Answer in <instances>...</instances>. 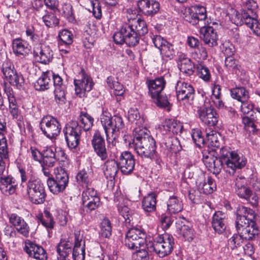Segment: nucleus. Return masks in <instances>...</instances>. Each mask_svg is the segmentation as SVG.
<instances>
[{"instance_id": "nucleus-63", "label": "nucleus", "mask_w": 260, "mask_h": 260, "mask_svg": "<svg viewBox=\"0 0 260 260\" xmlns=\"http://www.w3.org/2000/svg\"><path fill=\"white\" fill-rule=\"evenodd\" d=\"M253 105L248 100L240 103V111L244 115L252 116Z\"/></svg>"}, {"instance_id": "nucleus-38", "label": "nucleus", "mask_w": 260, "mask_h": 260, "mask_svg": "<svg viewBox=\"0 0 260 260\" xmlns=\"http://www.w3.org/2000/svg\"><path fill=\"white\" fill-rule=\"evenodd\" d=\"M128 119L129 122L134 125V128L137 127H145L143 126L145 119L141 116L137 109L131 108L128 112Z\"/></svg>"}, {"instance_id": "nucleus-53", "label": "nucleus", "mask_w": 260, "mask_h": 260, "mask_svg": "<svg viewBox=\"0 0 260 260\" xmlns=\"http://www.w3.org/2000/svg\"><path fill=\"white\" fill-rule=\"evenodd\" d=\"M246 25L249 27L256 36H260V23L256 17H251L246 20Z\"/></svg>"}, {"instance_id": "nucleus-9", "label": "nucleus", "mask_w": 260, "mask_h": 260, "mask_svg": "<svg viewBox=\"0 0 260 260\" xmlns=\"http://www.w3.org/2000/svg\"><path fill=\"white\" fill-rule=\"evenodd\" d=\"M1 71L3 77L12 86L21 88L24 85L25 80L22 75L15 69L12 62L9 60L4 61Z\"/></svg>"}, {"instance_id": "nucleus-51", "label": "nucleus", "mask_w": 260, "mask_h": 260, "mask_svg": "<svg viewBox=\"0 0 260 260\" xmlns=\"http://www.w3.org/2000/svg\"><path fill=\"white\" fill-rule=\"evenodd\" d=\"M58 37L61 43L67 45H70L73 42V35L68 29H63L60 30L58 33Z\"/></svg>"}, {"instance_id": "nucleus-58", "label": "nucleus", "mask_w": 260, "mask_h": 260, "mask_svg": "<svg viewBox=\"0 0 260 260\" xmlns=\"http://www.w3.org/2000/svg\"><path fill=\"white\" fill-rule=\"evenodd\" d=\"M234 234L228 241V245L232 249L239 246L245 240L242 234Z\"/></svg>"}, {"instance_id": "nucleus-27", "label": "nucleus", "mask_w": 260, "mask_h": 260, "mask_svg": "<svg viewBox=\"0 0 260 260\" xmlns=\"http://www.w3.org/2000/svg\"><path fill=\"white\" fill-rule=\"evenodd\" d=\"M236 226L238 233L242 234L245 240H251L258 234V230L254 221L249 222L245 225Z\"/></svg>"}, {"instance_id": "nucleus-52", "label": "nucleus", "mask_w": 260, "mask_h": 260, "mask_svg": "<svg viewBox=\"0 0 260 260\" xmlns=\"http://www.w3.org/2000/svg\"><path fill=\"white\" fill-rule=\"evenodd\" d=\"M66 89V87L61 88L58 86L56 88H54V100L58 105H63L66 103L67 101Z\"/></svg>"}, {"instance_id": "nucleus-35", "label": "nucleus", "mask_w": 260, "mask_h": 260, "mask_svg": "<svg viewBox=\"0 0 260 260\" xmlns=\"http://www.w3.org/2000/svg\"><path fill=\"white\" fill-rule=\"evenodd\" d=\"M178 66L180 71L188 76L192 75L193 73V63L183 54H180L179 56Z\"/></svg>"}, {"instance_id": "nucleus-37", "label": "nucleus", "mask_w": 260, "mask_h": 260, "mask_svg": "<svg viewBox=\"0 0 260 260\" xmlns=\"http://www.w3.org/2000/svg\"><path fill=\"white\" fill-rule=\"evenodd\" d=\"M119 166L117 161L111 159L106 161L103 168L105 177L111 181H112L118 171Z\"/></svg>"}, {"instance_id": "nucleus-21", "label": "nucleus", "mask_w": 260, "mask_h": 260, "mask_svg": "<svg viewBox=\"0 0 260 260\" xmlns=\"http://www.w3.org/2000/svg\"><path fill=\"white\" fill-rule=\"evenodd\" d=\"M200 32L201 37L206 45L211 47L217 45L218 35L213 27L202 26Z\"/></svg>"}, {"instance_id": "nucleus-34", "label": "nucleus", "mask_w": 260, "mask_h": 260, "mask_svg": "<svg viewBox=\"0 0 260 260\" xmlns=\"http://www.w3.org/2000/svg\"><path fill=\"white\" fill-rule=\"evenodd\" d=\"M225 215L221 211L216 212L212 217V226L214 231L221 234L226 229Z\"/></svg>"}, {"instance_id": "nucleus-6", "label": "nucleus", "mask_w": 260, "mask_h": 260, "mask_svg": "<svg viewBox=\"0 0 260 260\" xmlns=\"http://www.w3.org/2000/svg\"><path fill=\"white\" fill-rule=\"evenodd\" d=\"M141 27L138 25L123 24L121 29L116 32L113 36L114 42L118 44L125 43L129 46H134L139 42L140 36L148 32H142Z\"/></svg>"}, {"instance_id": "nucleus-11", "label": "nucleus", "mask_w": 260, "mask_h": 260, "mask_svg": "<svg viewBox=\"0 0 260 260\" xmlns=\"http://www.w3.org/2000/svg\"><path fill=\"white\" fill-rule=\"evenodd\" d=\"M40 128L45 136L52 139L59 134L61 128L56 118L51 116H46L40 122Z\"/></svg>"}, {"instance_id": "nucleus-16", "label": "nucleus", "mask_w": 260, "mask_h": 260, "mask_svg": "<svg viewBox=\"0 0 260 260\" xmlns=\"http://www.w3.org/2000/svg\"><path fill=\"white\" fill-rule=\"evenodd\" d=\"M117 162L121 172L125 175L131 174L135 166V159L133 154L129 151H124L117 157Z\"/></svg>"}, {"instance_id": "nucleus-17", "label": "nucleus", "mask_w": 260, "mask_h": 260, "mask_svg": "<svg viewBox=\"0 0 260 260\" xmlns=\"http://www.w3.org/2000/svg\"><path fill=\"white\" fill-rule=\"evenodd\" d=\"M137 6L144 15L151 17L157 14L160 10V4L156 0H139Z\"/></svg>"}, {"instance_id": "nucleus-3", "label": "nucleus", "mask_w": 260, "mask_h": 260, "mask_svg": "<svg viewBox=\"0 0 260 260\" xmlns=\"http://www.w3.org/2000/svg\"><path fill=\"white\" fill-rule=\"evenodd\" d=\"M79 122L72 120L63 129L66 141L70 149L76 148L79 144L82 129L89 131L93 125L94 119L86 112H81L78 118Z\"/></svg>"}, {"instance_id": "nucleus-54", "label": "nucleus", "mask_w": 260, "mask_h": 260, "mask_svg": "<svg viewBox=\"0 0 260 260\" xmlns=\"http://www.w3.org/2000/svg\"><path fill=\"white\" fill-rule=\"evenodd\" d=\"M85 189L82 192V203L85 204L86 202L89 201V199H92L95 197H99L97 195L96 191L95 189L91 186L90 185L85 186Z\"/></svg>"}, {"instance_id": "nucleus-19", "label": "nucleus", "mask_w": 260, "mask_h": 260, "mask_svg": "<svg viewBox=\"0 0 260 260\" xmlns=\"http://www.w3.org/2000/svg\"><path fill=\"white\" fill-rule=\"evenodd\" d=\"M256 214L252 209L245 206H240L237 211L236 226L245 225L255 219Z\"/></svg>"}, {"instance_id": "nucleus-29", "label": "nucleus", "mask_w": 260, "mask_h": 260, "mask_svg": "<svg viewBox=\"0 0 260 260\" xmlns=\"http://www.w3.org/2000/svg\"><path fill=\"white\" fill-rule=\"evenodd\" d=\"M34 54L37 60L43 64L48 63L52 59L53 53L48 46H41L39 48H35Z\"/></svg>"}, {"instance_id": "nucleus-28", "label": "nucleus", "mask_w": 260, "mask_h": 260, "mask_svg": "<svg viewBox=\"0 0 260 260\" xmlns=\"http://www.w3.org/2000/svg\"><path fill=\"white\" fill-rule=\"evenodd\" d=\"M74 260H84L85 255V242L79 235L75 234V243L73 248Z\"/></svg>"}, {"instance_id": "nucleus-56", "label": "nucleus", "mask_w": 260, "mask_h": 260, "mask_svg": "<svg viewBox=\"0 0 260 260\" xmlns=\"http://www.w3.org/2000/svg\"><path fill=\"white\" fill-rule=\"evenodd\" d=\"M161 55L164 57L171 59L175 54V50L172 44L168 41L164 44L163 46L159 49Z\"/></svg>"}, {"instance_id": "nucleus-61", "label": "nucleus", "mask_w": 260, "mask_h": 260, "mask_svg": "<svg viewBox=\"0 0 260 260\" xmlns=\"http://www.w3.org/2000/svg\"><path fill=\"white\" fill-rule=\"evenodd\" d=\"M244 14V11L243 10H241V13L237 11H234L232 16V19L233 21V23L238 25H242L243 23L246 24V20L247 18H249L248 17H245Z\"/></svg>"}, {"instance_id": "nucleus-18", "label": "nucleus", "mask_w": 260, "mask_h": 260, "mask_svg": "<svg viewBox=\"0 0 260 260\" xmlns=\"http://www.w3.org/2000/svg\"><path fill=\"white\" fill-rule=\"evenodd\" d=\"M24 251L30 256L37 260H46L47 255L42 247L27 240L23 246Z\"/></svg>"}, {"instance_id": "nucleus-33", "label": "nucleus", "mask_w": 260, "mask_h": 260, "mask_svg": "<svg viewBox=\"0 0 260 260\" xmlns=\"http://www.w3.org/2000/svg\"><path fill=\"white\" fill-rule=\"evenodd\" d=\"M165 81L163 77H159L150 80L148 84L149 92L151 98H156L160 94L165 86Z\"/></svg>"}, {"instance_id": "nucleus-8", "label": "nucleus", "mask_w": 260, "mask_h": 260, "mask_svg": "<svg viewBox=\"0 0 260 260\" xmlns=\"http://www.w3.org/2000/svg\"><path fill=\"white\" fill-rule=\"evenodd\" d=\"M125 244L129 248L137 250L138 248H144L148 245L146 241V234L141 228H133L126 233Z\"/></svg>"}, {"instance_id": "nucleus-23", "label": "nucleus", "mask_w": 260, "mask_h": 260, "mask_svg": "<svg viewBox=\"0 0 260 260\" xmlns=\"http://www.w3.org/2000/svg\"><path fill=\"white\" fill-rule=\"evenodd\" d=\"M92 145L94 150L99 157L103 160L108 156L105 141L99 132L95 133L92 140Z\"/></svg>"}, {"instance_id": "nucleus-60", "label": "nucleus", "mask_w": 260, "mask_h": 260, "mask_svg": "<svg viewBox=\"0 0 260 260\" xmlns=\"http://www.w3.org/2000/svg\"><path fill=\"white\" fill-rule=\"evenodd\" d=\"M61 11L62 15H63L64 17H66L69 21L73 22L75 20L72 6L70 3H64L62 5Z\"/></svg>"}, {"instance_id": "nucleus-57", "label": "nucleus", "mask_w": 260, "mask_h": 260, "mask_svg": "<svg viewBox=\"0 0 260 260\" xmlns=\"http://www.w3.org/2000/svg\"><path fill=\"white\" fill-rule=\"evenodd\" d=\"M197 72L199 76L205 81H208L211 78L209 69L202 63L197 64Z\"/></svg>"}, {"instance_id": "nucleus-26", "label": "nucleus", "mask_w": 260, "mask_h": 260, "mask_svg": "<svg viewBox=\"0 0 260 260\" xmlns=\"http://www.w3.org/2000/svg\"><path fill=\"white\" fill-rule=\"evenodd\" d=\"M17 183L15 179L11 176L0 177V190L6 195L14 194L16 189Z\"/></svg>"}, {"instance_id": "nucleus-15", "label": "nucleus", "mask_w": 260, "mask_h": 260, "mask_svg": "<svg viewBox=\"0 0 260 260\" xmlns=\"http://www.w3.org/2000/svg\"><path fill=\"white\" fill-rule=\"evenodd\" d=\"M175 88L178 101H184V104H192L194 89L190 84L180 81L177 83Z\"/></svg>"}, {"instance_id": "nucleus-1", "label": "nucleus", "mask_w": 260, "mask_h": 260, "mask_svg": "<svg viewBox=\"0 0 260 260\" xmlns=\"http://www.w3.org/2000/svg\"><path fill=\"white\" fill-rule=\"evenodd\" d=\"M216 150L203 153V161L211 173L218 174L222 167L231 174H234L237 169L243 168L246 164V158L237 151L232 150L229 147L219 149V159L216 156Z\"/></svg>"}, {"instance_id": "nucleus-41", "label": "nucleus", "mask_w": 260, "mask_h": 260, "mask_svg": "<svg viewBox=\"0 0 260 260\" xmlns=\"http://www.w3.org/2000/svg\"><path fill=\"white\" fill-rule=\"evenodd\" d=\"M107 83L109 88L113 89V94L115 95L121 96L123 94L124 89L123 85L114 77H108L107 79Z\"/></svg>"}, {"instance_id": "nucleus-42", "label": "nucleus", "mask_w": 260, "mask_h": 260, "mask_svg": "<svg viewBox=\"0 0 260 260\" xmlns=\"http://www.w3.org/2000/svg\"><path fill=\"white\" fill-rule=\"evenodd\" d=\"M231 95L234 99L240 103L248 100L249 94L248 91L244 87H236L231 89Z\"/></svg>"}, {"instance_id": "nucleus-32", "label": "nucleus", "mask_w": 260, "mask_h": 260, "mask_svg": "<svg viewBox=\"0 0 260 260\" xmlns=\"http://www.w3.org/2000/svg\"><path fill=\"white\" fill-rule=\"evenodd\" d=\"M52 73L47 71L42 73L41 76L34 83V87L38 91H45L51 85Z\"/></svg>"}, {"instance_id": "nucleus-7", "label": "nucleus", "mask_w": 260, "mask_h": 260, "mask_svg": "<svg viewBox=\"0 0 260 260\" xmlns=\"http://www.w3.org/2000/svg\"><path fill=\"white\" fill-rule=\"evenodd\" d=\"M174 244L172 236L168 234L158 235L150 244L149 251L153 250L159 257H164L172 253Z\"/></svg>"}, {"instance_id": "nucleus-55", "label": "nucleus", "mask_w": 260, "mask_h": 260, "mask_svg": "<svg viewBox=\"0 0 260 260\" xmlns=\"http://www.w3.org/2000/svg\"><path fill=\"white\" fill-rule=\"evenodd\" d=\"M191 56L198 63H201L203 60L207 58V52L206 49L203 47L198 48L192 53Z\"/></svg>"}, {"instance_id": "nucleus-10", "label": "nucleus", "mask_w": 260, "mask_h": 260, "mask_svg": "<svg viewBox=\"0 0 260 260\" xmlns=\"http://www.w3.org/2000/svg\"><path fill=\"white\" fill-rule=\"evenodd\" d=\"M207 16L205 7L200 5H195L186 10L184 19L192 25L198 24L201 27L203 24H205L204 21Z\"/></svg>"}, {"instance_id": "nucleus-24", "label": "nucleus", "mask_w": 260, "mask_h": 260, "mask_svg": "<svg viewBox=\"0 0 260 260\" xmlns=\"http://www.w3.org/2000/svg\"><path fill=\"white\" fill-rule=\"evenodd\" d=\"M12 49L16 56L25 57L30 53L31 47L26 41L21 38H17L13 40Z\"/></svg>"}, {"instance_id": "nucleus-5", "label": "nucleus", "mask_w": 260, "mask_h": 260, "mask_svg": "<svg viewBox=\"0 0 260 260\" xmlns=\"http://www.w3.org/2000/svg\"><path fill=\"white\" fill-rule=\"evenodd\" d=\"M101 123L106 135L107 140H115L122 131L124 123L122 118L120 116L112 117L107 111L103 110L100 117Z\"/></svg>"}, {"instance_id": "nucleus-13", "label": "nucleus", "mask_w": 260, "mask_h": 260, "mask_svg": "<svg viewBox=\"0 0 260 260\" xmlns=\"http://www.w3.org/2000/svg\"><path fill=\"white\" fill-rule=\"evenodd\" d=\"M245 178L240 177L236 181V193L237 196L248 202L252 206L256 207L258 203V197L248 187L244 185Z\"/></svg>"}, {"instance_id": "nucleus-20", "label": "nucleus", "mask_w": 260, "mask_h": 260, "mask_svg": "<svg viewBox=\"0 0 260 260\" xmlns=\"http://www.w3.org/2000/svg\"><path fill=\"white\" fill-rule=\"evenodd\" d=\"M9 220L19 234L25 237H28L29 227L22 217L17 214L12 213L9 215Z\"/></svg>"}, {"instance_id": "nucleus-47", "label": "nucleus", "mask_w": 260, "mask_h": 260, "mask_svg": "<svg viewBox=\"0 0 260 260\" xmlns=\"http://www.w3.org/2000/svg\"><path fill=\"white\" fill-rule=\"evenodd\" d=\"M54 175L55 177L53 178V179L63 184V186H67L69 183V176L64 169L57 167L54 169Z\"/></svg>"}, {"instance_id": "nucleus-22", "label": "nucleus", "mask_w": 260, "mask_h": 260, "mask_svg": "<svg viewBox=\"0 0 260 260\" xmlns=\"http://www.w3.org/2000/svg\"><path fill=\"white\" fill-rule=\"evenodd\" d=\"M4 89L8 97L11 115L13 118L21 121L22 118L17 108L16 100L14 96L12 88L10 86L5 84Z\"/></svg>"}, {"instance_id": "nucleus-59", "label": "nucleus", "mask_w": 260, "mask_h": 260, "mask_svg": "<svg viewBox=\"0 0 260 260\" xmlns=\"http://www.w3.org/2000/svg\"><path fill=\"white\" fill-rule=\"evenodd\" d=\"M191 135L194 143L199 147H201L202 145L205 143V139L202 136L201 131L199 129H192Z\"/></svg>"}, {"instance_id": "nucleus-4", "label": "nucleus", "mask_w": 260, "mask_h": 260, "mask_svg": "<svg viewBox=\"0 0 260 260\" xmlns=\"http://www.w3.org/2000/svg\"><path fill=\"white\" fill-rule=\"evenodd\" d=\"M19 171L21 184L26 183L25 189L29 200L35 204H43L46 196L43 183L31 171L23 169H20ZM22 185L24 188V185Z\"/></svg>"}, {"instance_id": "nucleus-12", "label": "nucleus", "mask_w": 260, "mask_h": 260, "mask_svg": "<svg viewBox=\"0 0 260 260\" xmlns=\"http://www.w3.org/2000/svg\"><path fill=\"white\" fill-rule=\"evenodd\" d=\"M76 94L80 98L84 96L86 92L90 91L93 85L91 77L82 69L74 81Z\"/></svg>"}, {"instance_id": "nucleus-48", "label": "nucleus", "mask_w": 260, "mask_h": 260, "mask_svg": "<svg viewBox=\"0 0 260 260\" xmlns=\"http://www.w3.org/2000/svg\"><path fill=\"white\" fill-rule=\"evenodd\" d=\"M47 185L50 191L54 194H57L62 192L66 188V186L56 181L52 178H49L47 180Z\"/></svg>"}, {"instance_id": "nucleus-25", "label": "nucleus", "mask_w": 260, "mask_h": 260, "mask_svg": "<svg viewBox=\"0 0 260 260\" xmlns=\"http://www.w3.org/2000/svg\"><path fill=\"white\" fill-rule=\"evenodd\" d=\"M73 244L69 239H61L57 246V260H70Z\"/></svg>"}, {"instance_id": "nucleus-2", "label": "nucleus", "mask_w": 260, "mask_h": 260, "mask_svg": "<svg viewBox=\"0 0 260 260\" xmlns=\"http://www.w3.org/2000/svg\"><path fill=\"white\" fill-rule=\"evenodd\" d=\"M134 139L129 143L138 155L142 158L157 160L158 155L156 151L154 139L150 136L149 131L146 127H137L133 130Z\"/></svg>"}, {"instance_id": "nucleus-44", "label": "nucleus", "mask_w": 260, "mask_h": 260, "mask_svg": "<svg viewBox=\"0 0 260 260\" xmlns=\"http://www.w3.org/2000/svg\"><path fill=\"white\" fill-rule=\"evenodd\" d=\"M257 5L254 1L248 0L246 2L244 7L242 10L244 11V14L245 17L246 16L248 18L257 17Z\"/></svg>"}, {"instance_id": "nucleus-45", "label": "nucleus", "mask_w": 260, "mask_h": 260, "mask_svg": "<svg viewBox=\"0 0 260 260\" xmlns=\"http://www.w3.org/2000/svg\"><path fill=\"white\" fill-rule=\"evenodd\" d=\"M44 24L48 27H53L59 23V19L55 14L52 12L45 11V13L42 17Z\"/></svg>"}, {"instance_id": "nucleus-14", "label": "nucleus", "mask_w": 260, "mask_h": 260, "mask_svg": "<svg viewBox=\"0 0 260 260\" xmlns=\"http://www.w3.org/2000/svg\"><path fill=\"white\" fill-rule=\"evenodd\" d=\"M199 118L205 124L210 126L216 125L218 121V114L213 107L207 104L199 108L197 110Z\"/></svg>"}, {"instance_id": "nucleus-39", "label": "nucleus", "mask_w": 260, "mask_h": 260, "mask_svg": "<svg viewBox=\"0 0 260 260\" xmlns=\"http://www.w3.org/2000/svg\"><path fill=\"white\" fill-rule=\"evenodd\" d=\"M168 210L170 213L176 214L183 209V204L181 200L176 196L170 197L167 202Z\"/></svg>"}, {"instance_id": "nucleus-50", "label": "nucleus", "mask_w": 260, "mask_h": 260, "mask_svg": "<svg viewBox=\"0 0 260 260\" xmlns=\"http://www.w3.org/2000/svg\"><path fill=\"white\" fill-rule=\"evenodd\" d=\"M90 175L89 172L87 171L85 169H83L78 173L76 176L77 181L83 186L89 185L90 182Z\"/></svg>"}, {"instance_id": "nucleus-49", "label": "nucleus", "mask_w": 260, "mask_h": 260, "mask_svg": "<svg viewBox=\"0 0 260 260\" xmlns=\"http://www.w3.org/2000/svg\"><path fill=\"white\" fill-rule=\"evenodd\" d=\"M111 234V223L108 219L104 218L100 224V235L104 238H109Z\"/></svg>"}, {"instance_id": "nucleus-40", "label": "nucleus", "mask_w": 260, "mask_h": 260, "mask_svg": "<svg viewBox=\"0 0 260 260\" xmlns=\"http://www.w3.org/2000/svg\"><path fill=\"white\" fill-rule=\"evenodd\" d=\"M156 200L154 193H149L145 197L142 202L143 210L146 212H151L156 209Z\"/></svg>"}, {"instance_id": "nucleus-36", "label": "nucleus", "mask_w": 260, "mask_h": 260, "mask_svg": "<svg viewBox=\"0 0 260 260\" xmlns=\"http://www.w3.org/2000/svg\"><path fill=\"white\" fill-rule=\"evenodd\" d=\"M219 137L220 136L216 131L210 128L206 129L205 143H207L212 150H216L220 146Z\"/></svg>"}, {"instance_id": "nucleus-62", "label": "nucleus", "mask_w": 260, "mask_h": 260, "mask_svg": "<svg viewBox=\"0 0 260 260\" xmlns=\"http://www.w3.org/2000/svg\"><path fill=\"white\" fill-rule=\"evenodd\" d=\"M0 156L8 158L7 140L4 133L0 132Z\"/></svg>"}, {"instance_id": "nucleus-46", "label": "nucleus", "mask_w": 260, "mask_h": 260, "mask_svg": "<svg viewBox=\"0 0 260 260\" xmlns=\"http://www.w3.org/2000/svg\"><path fill=\"white\" fill-rule=\"evenodd\" d=\"M122 200V198L118 197H116L114 199L115 202L118 203L117 206L119 214L123 217L126 222L129 223L131 221L129 209L127 206L121 203Z\"/></svg>"}, {"instance_id": "nucleus-30", "label": "nucleus", "mask_w": 260, "mask_h": 260, "mask_svg": "<svg viewBox=\"0 0 260 260\" xmlns=\"http://www.w3.org/2000/svg\"><path fill=\"white\" fill-rule=\"evenodd\" d=\"M138 11L135 8H129L127 9L126 17L127 22L125 24H132L133 25H138V27H141V29L142 32H148L147 25L146 22L140 18H137Z\"/></svg>"}, {"instance_id": "nucleus-31", "label": "nucleus", "mask_w": 260, "mask_h": 260, "mask_svg": "<svg viewBox=\"0 0 260 260\" xmlns=\"http://www.w3.org/2000/svg\"><path fill=\"white\" fill-rule=\"evenodd\" d=\"M196 183L199 191L204 194H210L216 188L215 181L210 177H208L207 179L200 178Z\"/></svg>"}, {"instance_id": "nucleus-43", "label": "nucleus", "mask_w": 260, "mask_h": 260, "mask_svg": "<svg viewBox=\"0 0 260 260\" xmlns=\"http://www.w3.org/2000/svg\"><path fill=\"white\" fill-rule=\"evenodd\" d=\"M38 219L46 229L51 230L53 228L54 224L53 218L48 211L45 210L43 214H39L38 216Z\"/></svg>"}, {"instance_id": "nucleus-64", "label": "nucleus", "mask_w": 260, "mask_h": 260, "mask_svg": "<svg viewBox=\"0 0 260 260\" xmlns=\"http://www.w3.org/2000/svg\"><path fill=\"white\" fill-rule=\"evenodd\" d=\"M224 63L225 67L229 71L232 72L233 73H237V72L238 70V63L232 56L226 57Z\"/></svg>"}]
</instances>
